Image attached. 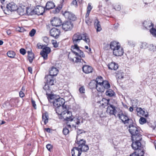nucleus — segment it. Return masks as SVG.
Wrapping results in <instances>:
<instances>
[{
    "mask_svg": "<svg viewBox=\"0 0 156 156\" xmlns=\"http://www.w3.org/2000/svg\"><path fill=\"white\" fill-rule=\"evenodd\" d=\"M67 108L63 110H59V109L58 108L56 109V113L58 115H60L63 118L67 121H72L74 120L75 121L76 124L77 125H79L80 123V119H74L72 118V115L71 112L69 111L68 110H66Z\"/></svg>",
    "mask_w": 156,
    "mask_h": 156,
    "instance_id": "nucleus-1",
    "label": "nucleus"
},
{
    "mask_svg": "<svg viewBox=\"0 0 156 156\" xmlns=\"http://www.w3.org/2000/svg\"><path fill=\"white\" fill-rule=\"evenodd\" d=\"M82 40H83L88 45L90 44V39L88 34L86 33L80 34L78 32L74 34L72 37L73 42L74 44L78 45Z\"/></svg>",
    "mask_w": 156,
    "mask_h": 156,
    "instance_id": "nucleus-2",
    "label": "nucleus"
},
{
    "mask_svg": "<svg viewBox=\"0 0 156 156\" xmlns=\"http://www.w3.org/2000/svg\"><path fill=\"white\" fill-rule=\"evenodd\" d=\"M71 50L73 53L76 56L80 57V58L79 57H75L76 60H75V61H74L73 59H72V60L73 62H84V63H85L83 59L80 58H81L85 57V54L80 49L77 45L74 44V46H72L71 47Z\"/></svg>",
    "mask_w": 156,
    "mask_h": 156,
    "instance_id": "nucleus-3",
    "label": "nucleus"
},
{
    "mask_svg": "<svg viewBox=\"0 0 156 156\" xmlns=\"http://www.w3.org/2000/svg\"><path fill=\"white\" fill-rule=\"evenodd\" d=\"M129 132L132 136V139L141 140L142 139L140 128L133 125H130L129 127Z\"/></svg>",
    "mask_w": 156,
    "mask_h": 156,
    "instance_id": "nucleus-4",
    "label": "nucleus"
},
{
    "mask_svg": "<svg viewBox=\"0 0 156 156\" xmlns=\"http://www.w3.org/2000/svg\"><path fill=\"white\" fill-rule=\"evenodd\" d=\"M110 47L113 51V54L115 56H121L123 55V49L121 47L119 43L115 41L112 42L110 44Z\"/></svg>",
    "mask_w": 156,
    "mask_h": 156,
    "instance_id": "nucleus-5",
    "label": "nucleus"
},
{
    "mask_svg": "<svg viewBox=\"0 0 156 156\" xmlns=\"http://www.w3.org/2000/svg\"><path fill=\"white\" fill-rule=\"evenodd\" d=\"M47 84H45L44 86L43 87V89L46 91V95L48 100L51 103V101H53L55 100L54 99V95L51 94L52 92L51 88V86L53 85L54 83H53V81L51 79H50L48 81Z\"/></svg>",
    "mask_w": 156,
    "mask_h": 156,
    "instance_id": "nucleus-6",
    "label": "nucleus"
},
{
    "mask_svg": "<svg viewBox=\"0 0 156 156\" xmlns=\"http://www.w3.org/2000/svg\"><path fill=\"white\" fill-rule=\"evenodd\" d=\"M95 82H90L89 83L90 86H93L92 88L95 87L97 90L99 92H103L105 89L110 88V84L107 81H105L103 83L96 84Z\"/></svg>",
    "mask_w": 156,
    "mask_h": 156,
    "instance_id": "nucleus-7",
    "label": "nucleus"
},
{
    "mask_svg": "<svg viewBox=\"0 0 156 156\" xmlns=\"http://www.w3.org/2000/svg\"><path fill=\"white\" fill-rule=\"evenodd\" d=\"M53 103L54 106L56 108L55 110L58 108L59 110L66 109V106L64 105L65 101L64 99L62 98L55 99L53 101H51Z\"/></svg>",
    "mask_w": 156,
    "mask_h": 156,
    "instance_id": "nucleus-8",
    "label": "nucleus"
},
{
    "mask_svg": "<svg viewBox=\"0 0 156 156\" xmlns=\"http://www.w3.org/2000/svg\"><path fill=\"white\" fill-rule=\"evenodd\" d=\"M58 72V70L56 68L52 67L49 71L50 75L46 76L45 77V81L46 82L45 84H47L48 82H49V81L48 80L50 79H51L53 80V83H54V80L53 76H56Z\"/></svg>",
    "mask_w": 156,
    "mask_h": 156,
    "instance_id": "nucleus-9",
    "label": "nucleus"
},
{
    "mask_svg": "<svg viewBox=\"0 0 156 156\" xmlns=\"http://www.w3.org/2000/svg\"><path fill=\"white\" fill-rule=\"evenodd\" d=\"M132 144L131 146L132 148L136 151L144 152L143 148L141 146V143L140 142V140H138L137 139L133 140V139H132Z\"/></svg>",
    "mask_w": 156,
    "mask_h": 156,
    "instance_id": "nucleus-10",
    "label": "nucleus"
},
{
    "mask_svg": "<svg viewBox=\"0 0 156 156\" xmlns=\"http://www.w3.org/2000/svg\"><path fill=\"white\" fill-rule=\"evenodd\" d=\"M73 25L70 21H64L62 25V28L65 31L71 30L73 28Z\"/></svg>",
    "mask_w": 156,
    "mask_h": 156,
    "instance_id": "nucleus-11",
    "label": "nucleus"
},
{
    "mask_svg": "<svg viewBox=\"0 0 156 156\" xmlns=\"http://www.w3.org/2000/svg\"><path fill=\"white\" fill-rule=\"evenodd\" d=\"M117 115L119 119L122 121L124 124L129 123L130 119L126 114H124L122 112H121L118 114Z\"/></svg>",
    "mask_w": 156,
    "mask_h": 156,
    "instance_id": "nucleus-12",
    "label": "nucleus"
},
{
    "mask_svg": "<svg viewBox=\"0 0 156 156\" xmlns=\"http://www.w3.org/2000/svg\"><path fill=\"white\" fill-rule=\"evenodd\" d=\"M51 52V49L48 47H45L43 48V50L41 52L40 54L44 59L46 60L48 58V55Z\"/></svg>",
    "mask_w": 156,
    "mask_h": 156,
    "instance_id": "nucleus-13",
    "label": "nucleus"
},
{
    "mask_svg": "<svg viewBox=\"0 0 156 156\" xmlns=\"http://www.w3.org/2000/svg\"><path fill=\"white\" fill-rule=\"evenodd\" d=\"M60 33V30L55 28L51 29L50 31V35L55 39H57Z\"/></svg>",
    "mask_w": 156,
    "mask_h": 156,
    "instance_id": "nucleus-14",
    "label": "nucleus"
},
{
    "mask_svg": "<svg viewBox=\"0 0 156 156\" xmlns=\"http://www.w3.org/2000/svg\"><path fill=\"white\" fill-rule=\"evenodd\" d=\"M63 15L65 17L66 19L74 21L76 19L75 15L72 12L68 11H66L63 13Z\"/></svg>",
    "mask_w": 156,
    "mask_h": 156,
    "instance_id": "nucleus-15",
    "label": "nucleus"
},
{
    "mask_svg": "<svg viewBox=\"0 0 156 156\" xmlns=\"http://www.w3.org/2000/svg\"><path fill=\"white\" fill-rule=\"evenodd\" d=\"M34 10L35 14L42 15L45 11V8L43 7L37 5L35 8Z\"/></svg>",
    "mask_w": 156,
    "mask_h": 156,
    "instance_id": "nucleus-16",
    "label": "nucleus"
},
{
    "mask_svg": "<svg viewBox=\"0 0 156 156\" xmlns=\"http://www.w3.org/2000/svg\"><path fill=\"white\" fill-rule=\"evenodd\" d=\"M107 112L109 113L110 115H114L116 113L115 107L113 105H110L107 108Z\"/></svg>",
    "mask_w": 156,
    "mask_h": 156,
    "instance_id": "nucleus-17",
    "label": "nucleus"
},
{
    "mask_svg": "<svg viewBox=\"0 0 156 156\" xmlns=\"http://www.w3.org/2000/svg\"><path fill=\"white\" fill-rule=\"evenodd\" d=\"M51 22L53 26L58 27L62 25V22L59 18L55 17L51 21Z\"/></svg>",
    "mask_w": 156,
    "mask_h": 156,
    "instance_id": "nucleus-18",
    "label": "nucleus"
},
{
    "mask_svg": "<svg viewBox=\"0 0 156 156\" xmlns=\"http://www.w3.org/2000/svg\"><path fill=\"white\" fill-rule=\"evenodd\" d=\"M86 143V141L80 136H76L75 140V144L78 145L77 147H79Z\"/></svg>",
    "mask_w": 156,
    "mask_h": 156,
    "instance_id": "nucleus-19",
    "label": "nucleus"
},
{
    "mask_svg": "<svg viewBox=\"0 0 156 156\" xmlns=\"http://www.w3.org/2000/svg\"><path fill=\"white\" fill-rule=\"evenodd\" d=\"M6 9L8 11L12 12L17 9V6L14 3L12 2L7 4Z\"/></svg>",
    "mask_w": 156,
    "mask_h": 156,
    "instance_id": "nucleus-20",
    "label": "nucleus"
},
{
    "mask_svg": "<svg viewBox=\"0 0 156 156\" xmlns=\"http://www.w3.org/2000/svg\"><path fill=\"white\" fill-rule=\"evenodd\" d=\"M83 71L85 73H91L93 71L92 68L88 65H84L82 67Z\"/></svg>",
    "mask_w": 156,
    "mask_h": 156,
    "instance_id": "nucleus-21",
    "label": "nucleus"
},
{
    "mask_svg": "<svg viewBox=\"0 0 156 156\" xmlns=\"http://www.w3.org/2000/svg\"><path fill=\"white\" fill-rule=\"evenodd\" d=\"M72 156H80L81 152L77 147H74L71 150Z\"/></svg>",
    "mask_w": 156,
    "mask_h": 156,
    "instance_id": "nucleus-22",
    "label": "nucleus"
},
{
    "mask_svg": "<svg viewBox=\"0 0 156 156\" xmlns=\"http://www.w3.org/2000/svg\"><path fill=\"white\" fill-rule=\"evenodd\" d=\"M116 77L118 80H122L124 78L125 73L122 70H119L115 72Z\"/></svg>",
    "mask_w": 156,
    "mask_h": 156,
    "instance_id": "nucleus-23",
    "label": "nucleus"
},
{
    "mask_svg": "<svg viewBox=\"0 0 156 156\" xmlns=\"http://www.w3.org/2000/svg\"><path fill=\"white\" fill-rule=\"evenodd\" d=\"M108 66L109 69L115 70H116L118 68V64L113 62L109 64Z\"/></svg>",
    "mask_w": 156,
    "mask_h": 156,
    "instance_id": "nucleus-24",
    "label": "nucleus"
},
{
    "mask_svg": "<svg viewBox=\"0 0 156 156\" xmlns=\"http://www.w3.org/2000/svg\"><path fill=\"white\" fill-rule=\"evenodd\" d=\"M55 7V5L54 2L52 1H48L46 4L44 8L45 9L49 10Z\"/></svg>",
    "mask_w": 156,
    "mask_h": 156,
    "instance_id": "nucleus-25",
    "label": "nucleus"
},
{
    "mask_svg": "<svg viewBox=\"0 0 156 156\" xmlns=\"http://www.w3.org/2000/svg\"><path fill=\"white\" fill-rule=\"evenodd\" d=\"M136 111L138 116L140 117H141L143 116H144L146 117H147V115L145 114V112L141 108H137Z\"/></svg>",
    "mask_w": 156,
    "mask_h": 156,
    "instance_id": "nucleus-26",
    "label": "nucleus"
},
{
    "mask_svg": "<svg viewBox=\"0 0 156 156\" xmlns=\"http://www.w3.org/2000/svg\"><path fill=\"white\" fill-rule=\"evenodd\" d=\"M94 25L97 31H100L101 30V28L100 22L97 19L94 20Z\"/></svg>",
    "mask_w": 156,
    "mask_h": 156,
    "instance_id": "nucleus-27",
    "label": "nucleus"
},
{
    "mask_svg": "<svg viewBox=\"0 0 156 156\" xmlns=\"http://www.w3.org/2000/svg\"><path fill=\"white\" fill-rule=\"evenodd\" d=\"M17 12L20 15L23 16L26 14V7H20L17 9Z\"/></svg>",
    "mask_w": 156,
    "mask_h": 156,
    "instance_id": "nucleus-28",
    "label": "nucleus"
},
{
    "mask_svg": "<svg viewBox=\"0 0 156 156\" xmlns=\"http://www.w3.org/2000/svg\"><path fill=\"white\" fill-rule=\"evenodd\" d=\"M144 26L145 28L148 29L152 26L153 24L151 21L148 20L144 21L143 23Z\"/></svg>",
    "mask_w": 156,
    "mask_h": 156,
    "instance_id": "nucleus-29",
    "label": "nucleus"
},
{
    "mask_svg": "<svg viewBox=\"0 0 156 156\" xmlns=\"http://www.w3.org/2000/svg\"><path fill=\"white\" fill-rule=\"evenodd\" d=\"M49 117L48 113L46 112L42 114V119L44 121V124H46L48 121Z\"/></svg>",
    "mask_w": 156,
    "mask_h": 156,
    "instance_id": "nucleus-30",
    "label": "nucleus"
},
{
    "mask_svg": "<svg viewBox=\"0 0 156 156\" xmlns=\"http://www.w3.org/2000/svg\"><path fill=\"white\" fill-rule=\"evenodd\" d=\"M79 150L81 151V152L82 151L86 152L89 149V147L87 145H86L84 144V145H83L79 147H77Z\"/></svg>",
    "mask_w": 156,
    "mask_h": 156,
    "instance_id": "nucleus-31",
    "label": "nucleus"
},
{
    "mask_svg": "<svg viewBox=\"0 0 156 156\" xmlns=\"http://www.w3.org/2000/svg\"><path fill=\"white\" fill-rule=\"evenodd\" d=\"M109 100L105 98H103L102 100L100 101V102L101 106L104 107H105L106 106H107L108 105Z\"/></svg>",
    "mask_w": 156,
    "mask_h": 156,
    "instance_id": "nucleus-32",
    "label": "nucleus"
},
{
    "mask_svg": "<svg viewBox=\"0 0 156 156\" xmlns=\"http://www.w3.org/2000/svg\"><path fill=\"white\" fill-rule=\"evenodd\" d=\"M27 53L28 59L30 63H32L34 58V55L32 52L29 51L27 52Z\"/></svg>",
    "mask_w": 156,
    "mask_h": 156,
    "instance_id": "nucleus-33",
    "label": "nucleus"
},
{
    "mask_svg": "<svg viewBox=\"0 0 156 156\" xmlns=\"http://www.w3.org/2000/svg\"><path fill=\"white\" fill-rule=\"evenodd\" d=\"M28 15H35L34 9L26 7V14Z\"/></svg>",
    "mask_w": 156,
    "mask_h": 156,
    "instance_id": "nucleus-34",
    "label": "nucleus"
},
{
    "mask_svg": "<svg viewBox=\"0 0 156 156\" xmlns=\"http://www.w3.org/2000/svg\"><path fill=\"white\" fill-rule=\"evenodd\" d=\"M144 152L135 151L130 154L129 156H144Z\"/></svg>",
    "mask_w": 156,
    "mask_h": 156,
    "instance_id": "nucleus-35",
    "label": "nucleus"
},
{
    "mask_svg": "<svg viewBox=\"0 0 156 156\" xmlns=\"http://www.w3.org/2000/svg\"><path fill=\"white\" fill-rule=\"evenodd\" d=\"M105 94L109 97H112L114 95L115 93L112 90L108 89L106 91Z\"/></svg>",
    "mask_w": 156,
    "mask_h": 156,
    "instance_id": "nucleus-36",
    "label": "nucleus"
},
{
    "mask_svg": "<svg viewBox=\"0 0 156 156\" xmlns=\"http://www.w3.org/2000/svg\"><path fill=\"white\" fill-rule=\"evenodd\" d=\"M8 56L10 58H14L16 53L15 52L12 51H9L7 53Z\"/></svg>",
    "mask_w": 156,
    "mask_h": 156,
    "instance_id": "nucleus-37",
    "label": "nucleus"
},
{
    "mask_svg": "<svg viewBox=\"0 0 156 156\" xmlns=\"http://www.w3.org/2000/svg\"><path fill=\"white\" fill-rule=\"evenodd\" d=\"M105 81H103L102 77L100 76L97 77L96 78V81H92V82H95V83H96V84H99L103 83Z\"/></svg>",
    "mask_w": 156,
    "mask_h": 156,
    "instance_id": "nucleus-38",
    "label": "nucleus"
},
{
    "mask_svg": "<svg viewBox=\"0 0 156 156\" xmlns=\"http://www.w3.org/2000/svg\"><path fill=\"white\" fill-rule=\"evenodd\" d=\"M62 3H61L58 6L55 10L53 11V13H56L59 12L60 10L62 9Z\"/></svg>",
    "mask_w": 156,
    "mask_h": 156,
    "instance_id": "nucleus-39",
    "label": "nucleus"
},
{
    "mask_svg": "<svg viewBox=\"0 0 156 156\" xmlns=\"http://www.w3.org/2000/svg\"><path fill=\"white\" fill-rule=\"evenodd\" d=\"M77 136H80V137H81L80 134L83 133H85V131L82 129H78L77 131Z\"/></svg>",
    "mask_w": 156,
    "mask_h": 156,
    "instance_id": "nucleus-40",
    "label": "nucleus"
},
{
    "mask_svg": "<svg viewBox=\"0 0 156 156\" xmlns=\"http://www.w3.org/2000/svg\"><path fill=\"white\" fill-rule=\"evenodd\" d=\"M146 122V120L145 118L141 117L139 119V122L141 124H143Z\"/></svg>",
    "mask_w": 156,
    "mask_h": 156,
    "instance_id": "nucleus-41",
    "label": "nucleus"
},
{
    "mask_svg": "<svg viewBox=\"0 0 156 156\" xmlns=\"http://www.w3.org/2000/svg\"><path fill=\"white\" fill-rule=\"evenodd\" d=\"M150 32L152 35L154 37H156V29L152 28L150 30Z\"/></svg>",
    "mask_w": 156,
    "mask_h": 156,
    "instance_id": "nucleus-42",
    "label": "nucleus"
},
{
    "mask_svg": "<svg viewBox=\"0 0 156 156\" xmlns=\"http://www.w3.org/2000/svg\"><path fill=\"white\" fill-rule=\"evenodd\" d=\"M62 132L63 134L66 135L68 134L69 132V129L67 128L66 127H65L63 128Z\"/></svg>",
    "mask_w": 156,
    "mask_h": 156,
    "instance_id": "nucleus-43",
    "label": "nucleus"
},
{
    "mask_svg": "<svg viewBox=\"0 0 156 156\" xmlns=\"http://www.w3.org/2000/svg\"><path fill=\"white\" fill-rule=\"evenodd\" d=\"M36 32V30L34 29H32L29 32V35L31 37H33L34 36Z\"/></svg>",
    "mask_w": 156,
    "mask_h": 156,
    "instance_id": "nucleus-44",
    "label": "nucleus"
},
{
    "mask_svg": "<svg viewBox=\"0 0 156 156\" xmlns=\"http://www.w3.org/2000/svg\"><path fill=\"white\" fill-rule=\"evenodd\" d=\"M17 101L18 100L17 98H12L10 101V103L12 105H14Z\"/></svg>",
    "mask_w": 156,
    "mask_h": 156,
    "instance_id": "nucleus-45",
    "label": "nucleus"
},
{
    "mask_svg": "<svg viewBox=\"0 0 156 156\" xmlns=\"http://www.w3.org/2000/svg\"><path fill=\"white\" fill-rule=\"evenodd\" d=\"M149 48L151 51H154L156 50V46L153 44H151L150 45Z\"/></svg>",
    "mask_w": 156,
    "mask_h": 156,
    "instance_id": "nucleus-46",
    "label": "nucleus"
},
{
    "mask_svg": "<svg viewBox=\"0 0 156 156\" xmlns=\"http://www.w3.org/2000/svg\"><path fill=\"white\" fill-rule=\"evenodd\" d=\"M80 92L81 94H84L85 93V89L84 86H82L79 89Z\"/></svg>",
    "mask_w": 156,
    "mask_h": 156,
    "instance_id": "nucleus-47",
    "label": "nucleus"
},
{
    "mask_svg": "<svg viewBox=\"0 0 156 156\" xmlns=\"http://www.w3.org/2000/svg\"><path fill=\"white\" fill-rule=\"evenodd\" d=\"M92 20L89 19V18L86 19H85V22L88 25H90V24L92 22Z\"/></svg>",
    "mask_w": 156,
    "mask_h": 156,
    "instance_id": "nucleus-48",
    "label": "nucleus"
},
{
    "mask_svg": "<svg viewBox=\"0 0 156 156\" xmlns=\"http://www.w3.org/2000/svg\"><path fill=\"white\" fill-rule=\"evenodd\" d=\"M128 44L130 46L134 47L135 45V42L132 41H129L128 42Z\"/></svg>",
    "mask_w": 156,
    "mask_h": 156,
    "instance_id": "nucleus-49",
    "label": "nucleus"
},
{
    "mask_svg": "<svg viewBox=\"0 0 156 156\" xmlns=\"http://www.w3.org/2000/svg\"><path fill=\"white\" fill-rule=\"evenodd\" d=\"M92 8V7L91 6V4L90 3H89L87 7V11L90 12Z\"/></svg>",
    "mask_w": 156,
    "mask_h": 156,
    "instance_id": "nucleus-50",
    "label": "nucleus"
},
{
    "mask_svg": "<svg viewBox=\"0 0 156 156\" xmlns=\"http://www.w3.org/2000/svg\"><path fill=\"white\" fill-rule=\"evenodd\" d=\"M46 147L49 151H50L51 149H52V146L50 144H48L46 145Z\"/></svg>",
    "mask_w": 156,
    "mask_h": 156,
    "instance_id": "nucleus-51",
    "label": "nucleus"
},
{
    "mask_svg": "<svg viewBox=\"0 0 156 156\" xmlns=\"http://www.w3.org/2000/svg\"><path fill=\"white\" fill-rule=\"evenodd\" d=\"M20 52L21 54H22L23 55H24L26 54V50L22 48L20 50Z\"/></svg>",
    "mask_w": 156,
    "mask_h": 156,
    "instance_id": "nucleus-52",
    "label": "nucleus"
},
{
    "mask_svg": "<svg viewBox=\"0 0 156 156\" xmlns=\"http://www.w3.org/2000/svg\"><path fill=\"white\" fill-rule=\"evenodd\" d=\"M147 47V44L145 43H142L141 46L140 48H145Z\"/></svg>",
    "mask_w": 156,
    "mask_h": 156,
    "instance_id": "nucleus-53",
    "label": "nucleus"
},
{
    "mask_svg": "<svg viewBox=\"0 0 156 156\" xmlns=\"http://www.w3.org/2000/svg\"><path fill=\"white\" fill-rule=\"evenodd\" d=\"M31 102L32 105L34 107V108L35 109H36L37 107H36V105L35 104V101L33 100V99H31Z\"/></svg>",
    "mask_w": 156,
    "mask_h": 156,
    "instance_id": "nucleus-54",
    "label": "nucleus"
},
{
    "mask_svg": "<svg viewBox=\"0 0 156 156\" xmlns=\"http://www.w3.org/2000/svg\"><path fill=\"white\" fill-rule=\"evenodd\" d=\"M37 46L38 48H43V45H41V43H38L37 44Z\"/></svg>",
    "mask_w": 156,
    "mask_h": 156,
    "instance_id": "nucleus-55",
    "label": "nucleus"
},
{
    "mask_svg": "<svg viewBox=\"0 0 156 156\" xmlns=\"http://www.w3.org/2000/svg\"><path fill=\"white\" fill-rule=\"evenodd\" d=\"M72 126V127L75 128V129H76V126H74L73 124H72L71 125L70 124H68L67 125V126L68 127L70 128H71V126Z\"/></svg>",
    "mask_w": 156,
    "mask_h": 156,
    "instance_id": "nucleus-56",
    "label": "nucleus"
},
{
    "mask_svg": "<svg viewBox=\"0 0 156 156\" xmlns=\"http://www.w3.org/2000/svg\"><path fill=\"white\" fill-rule=\"evenodd\" d=\"M20 96L21 97H23L24 95V93L21 91H20L19 92Z\"/></svg>",
    "mask_w": 156,
    "mask_h": 156,
    "instance_id": "nucleus-57",
    "label": "nucleus"
},
{
    "mask_svg": "<svg viewBox=\"0 0 156 156\" xmlns=\"http://www.w3.org/2000/svg\"><path fill=\"white\" fill-rule=\"evenodd\" d=\"M115 9L116 10L119 11L121 9V6L119 5H118L117 6H115Z\"/></svg>",
    "mask_w": 156,
    "mask_h": 156,
    "instance_id": "nucleus-58",
    "label": "nucleus"
},
{
    "mask_svg": "<svg viewBox=\"0 0 156 156\" xmlns=\"http://www.w3.org/2000/svg\"><path fill=\"white\" fill-rule=\"evenodd\" d=\"M72 4L76 6H78V5L76 2V0H73L72 2Z\"/></svg>",
    "mask_w": 156,
    "mask_h": 156,
    "instance_id": "nucleus-59",
    "label": "nucleus"
},
{
    "mask_svg": "<svg viewBox=\"0 0 156 156\" xmlns=\"http://www.w3.org/2000/svg\"><path fill=\"white\" fill-rule=\"evenodd\" d=\"M90 12H89L87 11V13H86V15H85V18L86 19L89 18L88 16H89V14L90 13Z\"/></svg>",
    "mask_w": 156,
    "mask_h": 156,
    "instance_id": "nucleus-60",
    "label": "nucleus"
},
{
    "mask_svg": "<svg viewBox=\"0 0 156 156\" xmlns=\"http://www.w3.org/2000/svg\"><path fill=\"white\" fill-rule=\"evenodd\" d=\"M28 69L29 72H30L31 74L32 73V68L31 67H28Z\"/></svg>",
    "mask_w": 156,
    "mask_h": 156,
    "instance_id": "nucleus-61",
    "label": "nucleus"
},
{
    "mask_svg": "<svg viewBox=\"0 0 156 156\" xmlns=\"http://www.w3.org/2000/svg\"><path fill=\"white\" fill-rule=\"evenodd\" d=\"M82 1V0H76V2L78 5L80 4Z\"/></svg>",
    "mask_w": 156,
    "mask_h": 156,
    "instance_id": "nucleus-62",
    "label": "nucleus"
},
{
    "mask_svg": "<svg viewBox=\"0 0 156 156\" xmlns=\"http://www.w3.org/2000/svg\"><path fill=\"white\" fill-rule=\"evenodd\" d=\"M85 48L86 49H88V51L89 52H90L91 51V48H88V46H85Z\"/></svg>",
    "mask_w": 156,
    "mask_h": 156,
    "instance_id": "nucleus-63",
    "label": "nucleus"
},
{
    "mask_svg": "<svg viewBox=\"0 0 156 156\" xmlns=\"http://www.w3.org/2000/svg\"><path fill=\"white\" fill-rule=\"evenodd\" d=\"M54 46L55 48H57L58 46V45L57 43H53Z\"/></svg>",
    "mask_w": 156,
    "mask_h": 156,
    "instance_id": "nucleus-64",
    "label": "nucleus"
}]
</instances>
